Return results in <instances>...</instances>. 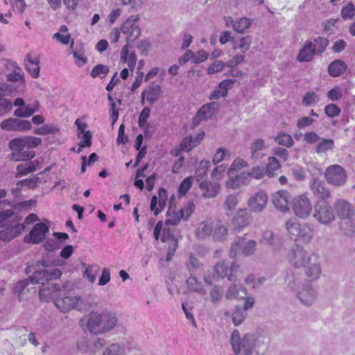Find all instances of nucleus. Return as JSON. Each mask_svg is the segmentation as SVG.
Masks as SVG:
<instances>
[{
    "mask_svg": "<svg viewBox=\"0 0 355 355\" xmlns=\"http://www.w3.org/2000/svg\"><path fill=\"white\" fill-rule=\"evenodd\" d=\"M116 314L109 310L101 312L92 311L88 315L87 327L90 333L96 335L111 331L116 326Z\"/></svg>",
    "mask_w": 355,
    "mask_h": 355,
    "instance_id": "nucleus-1",
    "label": "nucleus"
},
{
    "mask_svg": "<svg viewBox=\"0 0 355 355\" xmlns=\"http://www.w3.org/2000/svg\"><path fill=\"white\" fill-rule=\"evenodd\" d=\"M338 216L342 220L340 228L347 236L355 233V225L352 220L353 209L349 202L343 199H338L334 203Z\"/></svg>",
    "mask_w": 355,
    "mask_h": 355,
    "instance_id": "nucleus-2",
    "label": "nucleus"
},
{
    "mask_svg": "<svg viewBox=\"0 0 355 355\" xmlns=\"http://www.w3.org/2000/svg\"><path fill=\"white\" fill-rule=\"evenodd\" d=\"M256 342L255 335L247 334L241 338L237 330L233 331L230 339L233 351L236 355H252Z\"/></svg>",
    "mask_w": 355,
    "mask_h": 355,
    "instance_id": "nucleus-3",
    "label": "nucleus"
},
{
    "mask_svg": "<svg viewBox=\"0 0 355 355\" xmlns=\"http://www.w3.org/2000/svg\"><path fill=\"white\" fill-rule=\"evenodd\" d=\"M54 304L64 313L73 309L80 311L86 309L85 300L78 295L66 296L61 298H59L58 296L54 300Z\"/></svg>",
    "mask_w": 355,
    "mask_h": 355,
    "instance_id": "nucleus-4",
    "label": "nucleus"
},
{
    "mask_svg": "<svg viewBox=\"0 0 355 355\" xmlns=\"http://www.w3.org/2000/svg\"><path fill=\"white\" fill-rule=\"evenodd\" d=\"M257 250V242L254 240H246L244 236L238 237L232 244L230 256L235 258L238 252L241 251L246 257L252 255Z\"/></svg>",
    "mask_w": 355,
    "mask_h": 355,
    "instance_id": "nucleus-5",
    "label": "nucleus"
},
{
    "mask_svg": "<svg viewBox=\"0 0 355 355\" xmlns=\"http://www.w3.org/2000/svg\"><path fill=\"white\" fill-rule=\"evenodd\" d=\"M9 147L12 150L11 159L15 161H26L34 157L33 150H26L22 137L15 138L9 142Z\"/></svg>",
    "mask_w": 355,
    "mask_h": 355,
    "instance_id": "nucleus-6",
    "label": "nucleus"
},
{
    "mask_svg": "<svg viewBox=\"0 0 355 355\" xmlns=\"http://www.w3.org/2000/svg\"><path fill=\"white\" fill-rule=\"evenodd\" d=\"M314 218L320 223L329 225L335 220L333 207L327 201L316 202Z\"/></svg>",
    "mask_w": 355,
    "mask_h": 355,
    "instance_id": "nucleus-7",
    "label": "nucleus"
},
{
    "mask_svg": "<svg viewBox=\"0 0 355 355\" xmlns=\"http://www.w3.org/2000/svg\"><path fill=\"white\" fill-rule=\"evenodd\" d=\"M324 175L327 182L335 187L344 185L347 180L345 170L341 166L337 164L328 166Z\"/></svg>",
    "mask_w": 355,
    "mask_h": 355,
    "instance_id": "nucleus-8",
    "label": "nucleus"
},
{
    "mask_svg": "<svg viewBox=\"0 0 355 355\" xmlns=\"http://www.w3.org/2000/svg\"><path fill=\"white\" fill-rule=\"evenodd\" d=\"M292 207L294 214L299 218L305 219L312 211V204L306 194L299 195L293 200Z\"/></svg>",
    "mask_w": 355,
    "mask_h": 355,
    "instance_id": "nucleus-9",
    "label": "nucleus"
},
{
    "mask_svg": "<svg viewBox=\"0 0 355 355\" xmlns=\"http://www.w3.org/2000/svg\"><path fill=\"white\" fill-rule=\"evenodd\" d=\"M139 19L138 15H131L122 24L121 32L126 35L127 43L135 41L141 34V30L136 22Z\"/></svg>",
    "mask_w": 355,
    "mask_h": 355,
    "instance_id": "nucleus-10",
    "label": "nucleus"
},
{
    "mask_svg": "<svg viewBox=\"0 0 355 355\" xmlns=\"http://www.w3.org/2000/svg\"><path fill=\"white\" fill-rule=\"evenodd\" d=\"M62 272L58 268L53 269H44L42 270H37L29 277L31 282L32 284H39L44 285L50 280L57 279L62 275Z\"/></svg>",
    "mask_w": 355,
    "mask_h": 355,
    "instance_id": "nucleus-11",
    "label": "nucleus"
},
{
    "mask_svg": "<svg viewBox=\"0 0 355 355\" xmlns=\"http://www.w3.org/2000/svg\"><path fill=\"white\" fill-rule=\"evenodd\" d=\"M309 184L313 197L317 200L316 202L327 201L331 198L330 191L323 180L313 178Z\"/></svg>",
    "mask_w": 355,
    "mask_h": 355,
    "instance_id": "nucleus-12",
    "label": "nucleus"
},
{
    "mask_svg": "<svg viewBox=\"0 0 355 355\" xmlns=\"http://www.w3.org/2000/svg\"><path fill=\"white\" fill-rule=\"evenodd\" d=\"M303 268L306 277L310 280L318 279L322 273L321 261L319 256L315 253L310 254Z\"/></svg>",
    "mask_w": 355,
    "mask_h": 355,
    "instance_id": "nucleus-13",
    "label": "nucleus"
},
{
    "mask_svg": "<svg viewBox=\"0 0 355 355\" xmlns=\"http://www.w3.org/2000/svg\"><path fill=\"white\" fill-rule=\"evenodd\" d=\"M19 220H21V217H16L15 220H12V223L0 230V240L9 242L20 235L25 227L24 224L19 223Z\"/></svg>",
    "mask_w": 355,
    "mask_h": 355,
    "instance_id": "nucleus-14",
    "label": "nucleus"
},
{
    "mask_svg": "<svg viewBox=\"0 0 355 355\" xmlns=\"http://www.w3.org/2000/svg\"><path fill=\"white\" fill-rule=\"evenodd\" d=\"M310 255L302 247L296 245L293 248L288 254V259L290 264L295 268H300L304 266L306 261Z\"/></svg>",
    "mask_w": 355,
    "mask_h": 355,
    "instance_id": "nucleus-15",
    "label": "nucleus"
},
{
    "mask_svg": "<svg viewBox=\"0 0 355 355\" xmlns=\"http://www.w3.org/2000/svg\"><path fill=\"white\" fill-rule=\"evenodd\" d=\"M0 127L6 131H26L31 128V123L26 120L10 118L3 121Z\"/></svg>",
    "mask_w": 355,
    "mask_h": 355,
    "instance_id": "nucleus-16",
    "label": "nucleus"
},
{
    "mask_svg": "<svg viewBox=\"0 0 355 355\" xmlns=\"http://www.w3.org/2000/svg\"><path fill=\"white\" fill-rule=\"evenodd\" d=\"M239 267V266L238 264L235 262H232L230 268L229 264L226 261H221L215 265L214 270L217 277L220 278L227 277L230 281H235L236 279L233 277L232 273L235 272Z\"/></svg>",
    "mask_w": 355,
    "mask_h": 355,
    "instance_id": "nucleus-17",
    "label": "nucleus"
},
{
    "mask_svg": "<svg viewBox=\"0 0 355 355\" xmlns=\"http://www.w3.org/2000/svg\"><path fill=\"white\" fill-rule=\"evenodd\" d=\"M297 298L304 306H310L317 299V292L311 284H304L297 292Z\"/></svg>",
    "mask_w": 355,
    "mask_h": 355,
    "instance_id": "nucleus-18",
    "label": "nucleus"
},
{
    "mask_svg": "<svg viewBox=\"0 0 355 355\" xmlns=\"http://www.w3.org/2000/svg\"><path fill=\"white\" fill-rule=\"evenodd\" d=\"M268 202V196L261 191L252 195L248 200L250 211L259 213L263 210Z\"/></svg>",
    "mask_w": 355,
    "mask_h": 355,
    "instance_id": "nucleus-19",
    "label": "nucleus"
},
{
    "mask_svg": "<svg viewBox=\"0 0 355 355\" xmlns=\"http://www.w3.org/2000/svg\"><path fill=\"white\" fill-rule=\"evenodd\" d=\"M252 216L247 209H240L232 218V226L234 231L240 232L243 227L248 226L252 222Z\"/></svg>",
    "mask_w": 355,
    "mask_h": 355,
    "instance_id": "nucleus-20",
    "label": "nucleus"
},
{
    "mask_svg": "<svg viewBox=\"0 0 355 355\" xmlns=\"http://www.w3.org/2000/svg\"><path fill=\"white\" fill-rule=\"evenodd\" d=\"M60 291L59 284L52 282H48L42 286L39 291V296L42 301L49 302L51 300H55L58 296Z\"/></svg>",
    "mask_w": 355,
    "mask_h": 355,
    "instance_id": "nucleus-21",
    "label": "nucleus"
},
{
    "mask_svg": "<svg viewBox=\"0 0 355 355\" xmlns=\"http://www.w3.org/2000/svg\"><path fill=\"white\" fill-rule=\"evenodd\" d=\"M290 194L287 191L279 190L272 196V203L279 211L283 213L288 211V201Z\"/></svg>",
    "mask_w": 355,
    "mask_h": 355,
    "instance_id": "nucleus-22",
    "label": "nucleus"
},
{
    "mask_svg": "<svg viewBox=\"0 0 355 355\" xmlns=\"http://www.w3.org/2000/svg\"><path fill=\"white\" fill-rule=\"evenodd\" d=\"M250 182L249 175L247 172L243 171L239 174L229 175V180L226 181L225 185L227 188L232 189H238L241 187L248 185Z\"/></svg>",
    "mask_w": 355,
    "mask_h": 355,
    "instance_id": "nucleus-23",
    "label": "nucleus"
},
{
    "mask_svg": "<svg viewBox=\"0 0 355 355\" xmlns=\"http://www.w3.org/2000/svg\"><path fill=\"white\" fill-rule=\"evenodd\" d=\"M49 231V227L46 224L43 223H37L29 233L31 241L35 244L42 243Z\"/></svg>",
    "mask_w": 355,
    "mask_h": 355,
    "instance_id": "nucleus-24",
    "label": "nucleus"
},
{
    "mask_svg": "<svg viewBox=\"0 0 355 355\" xmlns=\"http://www.w3.org/2000/svg\"><path fill=\"white\" fill-rule=\"evenodd\" d=\"M200 190L203 197L213 198L220 192V184L218 182L202 181L199 184Z\"/></svg>",
    "mask_w": 355,
    "mask_h": 355,
    "instance_id": "nucleus-25",
    "label": "nucleus"
},
{
    "mask_svg": "<svg viewBox=\"0 0 355 355\" xmlns=\"http://www.w3.org/2000/svg\"><path fill=\"white\" fill-rule=\"evenodd\" d=\"M265 141L261 138H257L253 140L250 146L251 158L254 160L263 158L265 155L261 153L263 150L267 149Z\"/></svg>",
    "mask_w": 355,
    "mask_h": 355,
    "instance_id": "nucleus-26",
    "label": "nucleus"
},
{
    "mask_svg": "<svg viewBox=\"0 0 355 355\" xmlns=\"http://www.w3.org/2000/svg\"><path fill=\"white\" fill-rule=\"evenodd\" d=\"M235 80L227 79L220 82L218 88L214 89L210 94L211 100L218 99L220 97H225L227 94L228 89L234 84Z\"/></svg>",
    "mask_w": 355,
    "mask_h": 355,
    "instance_id": "nucleus-27",
    "label": "nucleus"
},
{
    "mask_svg": "<svg viewBox=\"0 0 355 355\" xmlns=\"http://www.w3.org/2000/svg\"><path fill=\"white\" fill-rule=\"evenodd\" d=\"M161 93V87L159 85H152L141 93V101L146 98L147 101L153 104L156 102Z\"/></svg>",
    "mask_w": 355,
    "mask_h": 355,
    "instance_id": "nucleus-28",
    "label": "nucleus"
},
{
    "mask_svg": "<svg viewBox=\"0 0 355 355\" xmlns=\"http://www.w3.org/2000/svg\"><path fill=\"white\" fill-rule=\"evenodd\" d=\"M218 108V104L212 102L204 105L198 112L197 116L200 120H207L213 116Z\"/></svg>",
    "mask_w": 355,
    "mask_h": 355,
    "instance_id": "nucleus-29",
    "label": "nucleus"
},
{
    "mask_svg": "<svg viewBox=\"0 0 355 355\" xmlns=\"http://www.w3.org/2000/svg\"><path fill=\"white\" fill-rule=\"evenodd\" d=\"M314 55L315 53L312 47V40H307L303 48L300 49L297 60L299 62H309L313 59Z\"/></svg>",
    "mask_w": 355,
    "mask_h": 355,
    "instance_id": "nucleus-30",
    "label": "nucleus"
},
{
    "mask_svg": "<svg viewBox=\"0 0 355 355\" xmlns=\"http://www.w3.org/2000/svg\"><path fill=\"white\" fill-rule=\"evenodd\" d=\"M214 224L211 220L201 222L196 230V236L198 239H205L213 232Z\"/></svg>",
    "mask_w": 355,
    "mask_h": 355,
    "instance_id": "nucleus-31",
    "label": "nucleus"
},
{
    "mask_svg": "<svg viewBox=\"0 0 355 355\" xmlns=\"http://www.w3.org/2000/svg\"><path fill=\"white\" fill-rule=\"evenodd\" d=\"M40 105L38 101L24 105V107L17 108L14 112V115L17 117H29L38 111Z\"/></svg>",
    "mask_w": 355,
    "mask_h": 355,
    "instance_id": "nucleus-32",
    "label": "nucleus"
},
{
    "mask_svg": "<svg viewBox=\"0 0 355 355\" xmlns=\"http://www.w3.org/2000/svg\"><path fill=\"white\" fill-rule=\"evenodd\" d=\"M347 69L346 63L341 60H336L331 62L328 67V73L331 77H338Z\"/></svg>",
    "mask_w": 355,
    "mask_h": 355,
    "instance_id": "nucleus-33",
    "label": "nucleus"
},
{
    "mask_svg": "<svg viewBox=\"0 0 355 355\" xmlns=\"http://www.w3.org/2000/svg\"><path fill=\"white\" fill-rule=\"evenodd\" d=\"M7 92V86L4 84H0V116H3L9 112L12 108V102L3 98Z\"/></svg>",
    "mask_w": 355,
    "mask_h": 355,
    "instance_id": "nucleus-34",
    "label": "nucleus"
},
{
    "mask_svg": "<svg viewBox=\"0 0 355 355\" xmlns=\"http://www.w3.org/2000/svg\"><path fill=\"white\" fill-rule=\"evenodd\" d=\"M40 60L38 58L33 59L30 54H28L25 60V68L29 74L34 78L40 75Z\"/></svg>",
    "mask_w": 355,
    "mask_h": 355,
    "instance_id": "nucleus-35",
    "label": "nucleus"
},
{
    "mask_svg": "<svg viewBox=\"0 0 355 355\" xmlns=\"http://www.w3.org/2000/svg\"><path fill=\"white\" fill-rule=\"evenodd\" d=\"M252 42V37L246 35L233 40L232 49L234 50H240L242 53H245L250 49Z\"/></svg>",
    "mask_w": 355,
    "mask_h": 355,
    "instance_id": "nucleus-36",
    "label": "nucleus"
},
{
    "mask_svg": "<svg viewBox=\"0 0 355 355\" xmlns=\"http://www.w3.org/2000/svg\"><path fill=\"white\" fill-rule=\"evenodd\" d=\"M12 69V71L7 75V80L11 82H17L24 78V73L15 61L8 60L7 67Z\"/></svg>",
    "mask_w": 355,
    "mask_h": 355,
    "instance_id": "nucleus-37",
    "label": "nucleus"
},
{
    "mask_svg": "<svg viewBox=\"0 0 355 355\" xmlns=\"http://www.w3.org/2000/svg\"><path fill=\"white\" fill-rule=\"evenodd\" d=\"M299 232L297 240L301 241L303 243L310 242L313 236V229L309 223H306L301 225Z\"/></svg>",
    "mask_w": 355,
    "mask_h": 355,
    "instance_id": "nucleus-38",
    "label": "nucleus"
},
{
    "mask_svg": "<svg viewBox=\"0 0 355 355\" xmlns=\"http://www.w3.org/2000/svg\"><path fill=\"white\" fill-rule=\"evenodd\" d=\"M281 164L275 157H270L266 164L265 171L266 175L269 178H272L277 175V172L281 168Z\"/></svg>",
    "mask_w": 355,
    "mask_h": 355,
    "instance_id": "nucleus-39",
    "label": "nucleus"
},
{
    "mask_svg": "<svg viewBox=\"0 0 355 355\" xmlns=\"http://www.w3.org/2000/svg\"><path fill=\"white\" fill-rule=\"evenodd\" d=\"M162 240L163 242H167L168 243V250L166 260V261H169L171 260L178 247V239L173 236H166L165 234H164L162 235Z\"/></svg>",
    "mask_w": 355,
    "mask_h": 355,
    "instance_id": "nucleus-40",
    "label": "nucleus"
},
{
    "mask_svg": "<svg viewBox=\"0 0 355 355\" xmlns=\"http://www.w3.org/2000/svg\"><path fill=\"white\" fill-rule=\"evenodd\" d=\"M181 217L180 212L175 211L173 207V202L171 200L169 201V206L166 213V225H176L180 221Z\"/></svg>",
    "mask_w": 355,
    "mask_h": 355,
    "instance_id": "nucleus-41",
    "label": "nucleus"
},
{
    "mask_svg": "<svg viewBox=\"0 0 355 355\" xmlns=\"http://www.w3.org/2000/svg\"><path fill=\"white\" fill-rule=\"evenodd\" d=\"M300 226L301 225L294 218H291L286 221V228L291 239L297 240Z\"/></svg>",
    "mask_w": 355,
    "mask_h": 355,
    "instance_id": "nucleus-42",
    "label": "nucleus"
},
{
    "mask_svg": "<svg viewBox=\"0 0 355 355\" xmlns=\"http://www.w3.org/2000/svg\"><path fill=\"white\" fill-rule=\"evenodd\" d=\"M329 44V40L324 37H317L312 40V47L315 54L322 55Z\"/></svg>",
    "mask_w": 355,
    "mask_h": 355,
    "instance_id": "nucleus-43",
    "label": "nucleus"
},
{
    "mask_svg": "<svg viewBox=\"0 0 355 355\" xmlns=\"http://www.w3.org/2000/svg\"><path fill=\"white\" fill-rule=\"evenodd\" d=\"M335 144L333 139L322 138L316 146L315 153L318 154L326 153L328 150H332Z\"/></svg>",
    "mask_w": 355,
    "mask_h": 355,
    "instance_id": "nucleus-44",
    "label": "nucleus"
},
{
    "mask_svg": "<svg viewBox=\"0 0 355 355\" xmlns=\"http://www.w3.org/2000/svg\"><path fill=\"white\" fill-rule=\"evenodd\" d=\"M212 233L215 240H223L227 235V227L221 221H217L214 225Z\"/></svg>",
    "mask_w": 355,
    "mask_h": 355,
    "instance_id": "nucleus-45",
    "label": "nucleus"
},
{
    "mask_svg": "<svg viewBox=\"0 0 355 355\" xmlns=\"http://www.w3.org/2000/svg\"><path fill=\"white\" fill-rule=\"evenodd\" d=\"M187 288L190 291L205 295V291L201 282L196 277L191 276L187 281Z\"/></svg>",
    "mask_w": 355,
    "mask_h": 355,
    "instance_id": "nucleus-46",
    "label": "nucleus"
},
{
    "mask_svg": "<svg viewBox=\"0 0 355 355\" xmlns=\"http://www.w3.org/2000/svg\"><path fill=\"white\" fill-rule=\"evenodd\" d=\"M251 24V19L246 17H242L235 21L234 24H233V28L237 33H243L250 27Z\"/></svg>",
    "mask_w": 355,
    "mask_h": 355,
    "instance_id": "nucleus-47",
    "label": "nucleus"
},
{
    "mask_svg": "<svg viewBox=\"0 0 355 355\" xmlns=\"http://www.w3.org/2000/svg\"><path fill=\"white\" fill-rule=\"evenodd\" d=\"M110 68L108 66L99 64L96 65L91 71L90 75L92 78H95L99 77L104 78L109 73Z\"/></svg>",
    "mask_w": 355,
    "mask_h": 355,
    "instance_id": "nucleus-48",
    "label": "nucleus"
},
{
    "mask_svg": "<svg viewBox=\"0 0 355 355\" xmlns=\"http://www.w3.org/2000/svg\"><path fill=\"white\" fill-rule=\"evenodd\" d=\"M275 141L279 145L286 146L287 148L293 146L294 141L292 137L284 132H279L275 137Z\"/></svg>",
    "mask_w": 355,
    "mask_h": 355,
    "instance_id": "nucleus-49",
    "label": "nucleus"
},
{
    "mask_svg": "<svg viewBox=\"0 0 355 355\" xmlns=\"http://www.w3.org/2000/svg\"><path fill=\"white\" fill-rule=\"evenodd\" d=\"M144 63L145 62L144 60H141L139 62L137 71V77L131 87L132 92H134L141 84L142 79L144 78V72L141 71V69L144 66Z\"/></svg>",
    "mask_w": 355,
    "mask_h": 355,
    "instance_id": "nucleus-50",
    "label": "nucleus"
},
{
    "mask_svg": "<svg viewBox=\"0 0 355 355\" xmlns=\"http://www.w3.org/2000/svg\"><path fill=\"white\" fill-rule=\"evenodd\" d=\"M125 353L124 347L118 343H112L105 349L103 355H121Z\"/></svg>",
    "mask_w": 355,
    "mask_h": 355,
    "instance_id": "nucleus-51",
    "label": "nucleus"
},
{
    "mask_svg": "<svg viewBox=\"0 0 355 355\" xmlns=\"http://www.w3.org/2000/svg\"><path fill=\"white\" fill-rule=\"evenodd\" d=\"M246 317L245 311L240 306H236L234 311L232 313L233 323L237 326L241 324Z\"/></svg>",
    "mask_w": 355,
    "mask_h": 355,
    "instance_id": "nucleus-52",
    "label": "nucleus"
},
{
    "mask_svg": "<svg viewBox=\"0 0 355 355\" xmlns=\"http://www.w3.org/2000/svg\"><path fill=\"white\" fill-rule=\"evenodd\" d=\"M230 153L228 150L223 148H219L213 158L212 162L214 164L216 165L221 162L222 161L226 159V158H230Z\"/></svg>",
    "mask_w": 355,
    "mask_h": 355,
    "instance_id": "nucleus-53",
    "label": "nucleus"
},
{
    "mask_svg": "<svg viewBox=\"0 0 355 355\" xmlns=\"http://www.w3.org/2000/svg\"><path fill=\"white\" fill-rule=\"evenodd\" d=\"M38 181L39 178L37 177L21 180L17 183V187L16 189H12V193H15L17 190L19 189V187H28V188H35L37 186Z\"/></svg>",
    "mask_w": 355,
    "mask_h": 355,
    "instance_id": "nucleus-54",
    "label": "nucleus"
},
{
    "mask_svg": "<svg viewBox=\"0 0 355 355\" xmlns=\"http://www.w3.org/2000/svg\"><path fill=\"white\" fill-rule=\"evenodd\" d=\"M199 144L196 139L191 136L186 137L181 143V149L185 152H189Z\"/></svg>",
    "mask_w": 355,
    "mask_h": 355,
    "instance_id": "nucleus-55",
    "label": "nucleus"
},
{
    "mask_svg": "<svg viewBox=\"0 0 355 355\" xmlns=\"http://www.w3.org/2000/svg\"><path fill=\"white\" fill-rule=\"evenodd\" d=\"M248 166V162L240 157H237L232 164L230 169L228 170V175H232L234 171H238L243 168Z\"/></svg>",
    "mask_w": 355,
    "mask_h": 355,
    "instance_id": "nucleus-56",
    "label": "nucleus"
},
{
    "mask_svg": "<svg viewBox=\"0 0 355 355\" xmlns=\"http://www.w3.org/2000/svg\"><path fill=\"white\" fill-rule=\"evenodd\" d=\"M211 164L209 161L202 160L200 162L198 168L196 171V179L198 181H200L204 178Z\"/></svg>",
    "mask_w": 355,
    "mask_h": 355,
    "instance_id": "nucleus-57",
    "label": "nucleus"
},
{
    "mask_svg": "<svg viewBox=\"0 0 355 355\" xmlns=\"http://www.w3.org/2000/svg\"><path fill=\"white\" fill-rule=\"evenodd\" d=\"M247 174L249 175L250 180L251 178L260 180L266 175L264 167L259 165L254 166L250 171L247 172Z\"/></svg>",
    "mask_w": 355,
    "mask_h": 355,
    "instance_id": "nucleus-58",
    "label": "nucleus"
},
{
    "mask_svg": "<svg viewBox=\"0 0 355 355\" xmlns=\"http://www.w3.org/2000/svg\"><path fill=\"white\" fill-rule=\"evenodd\" d=\"M22 139L26 150H30V148H35L42 144V139L39 137H24Z\"/></svg>",
    "mask_w": 355,
    "mask_h": 355,
    "instance_id": "nucleus-59",
    "label": "nucleus"
},
{
    "mask_svg": "<svg viewBox=\"0 0 355 355\" xmlns=\"http://www.w3.org/2000/svg\"><path fill=\"white\" fill-rule=\"evenodd\" d=\"M341 16L345 19H350L355 15V6L352 3H348L341 10Z\"/></svg>",
    "mask_w": 355,
    "mask_h": 355,
    "instance_id": "nucleus-60",
    "label": "nucleus"
},
{
    "mask_svg": "<svg viewBox=\"0 0 355 355\" xmlns=\"http://www.w3.org/2000/svg\"><path fill=\"white\" fill-rule=\"evenodd\" d=\"M318 96L315 92H310L305 94L302 100V103L305 106H311L318 103Z\"/></svg>",
    "mask_w": 355,
    "mask_h": 355,
    "instance_id": "nucleus-61",
    "label": "nucleus"
},
{
    "mask_svg": "<svg viewBox=\"0 0 355 355\" xmlns=\"http://www.w3.org/2000/svg\"><path fill=\"white\" fill-rule=\"evenodd\" d=\"M58 132V128L52 125H44L37 128L35 132L40 135H46L55 134Z\"/></svg>",
    "mask_w": 355,
    "mask_h": 355,
    "instance_id": "nucleus-62",
    "label": "nucleus"
},
{
    "mask_svg": "<svg viewBox=\"0 0 355 355\" xmlns=\"http://www.w3.org/2000/svg\"><path fill=\"white\" fill-rule=\"evenodd\" d=\"M14 216L12 209L0 211V227L3 228L8 225V220Z\"/></svg>",
    "mask_w": 355,
    "mask_h": 355,
    "instance_id": "nucleus-63",
    "label": "nucleus"
},
{
    "mask_svg": "<svg viewBox=\"0 0 355 355\" xmlns=\"http://www.w3.org/2000/svg\"><path fill=\"white\" fill-rule=\"evenodd\" d=\"M223 290L221 287L214 286L210 291L211 301L213 303H217L222 299Z\"/></svg>",
    "mask_w": 355,
    "mask_h": 355,
    "instance_id": "nucleus-64",
    "label": "nucleus"
}]
</instances>
